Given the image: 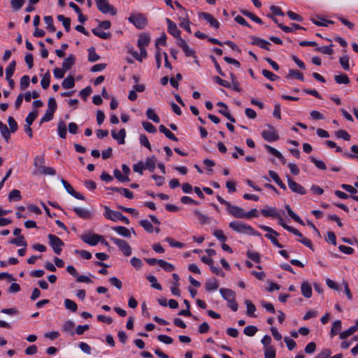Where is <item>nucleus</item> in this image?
<instances>
[{"instance_id": "1", "label": "nucleus", "mask_w": 358, "mask_h": 358, "mask_svg": "<svg viewBox=\"0 0 358 358\" xmlns=\"http://www.w3.org/2000/svg\"><path fill=\"white\" fill-rule=\"evenodd\" d=\"M128 20L138 29H143L148 24V18L142 13H131Z\"/></svg>"}, {"instance_id": "2", "label": "nucleus", "mask_w": 358, "mask_h": 358, "mask_svg": "<svg viewBox=\"0 0 358 358\" xmlns=\"http://www.w3.org/2000/svg\"><path fill=\"white\" fill-rule=\"evenodd\" d=\"M220 292L223 298L229 302V306L232 310L236 311L238 310V304L235 301V292L229 289L222 288Z\"/></svg>"}, {"instance_id": "3", "label": "nucleus", "mask_w": 358, "mask_h": 358, "mask_svg": "<svg viewBox=\"0 0 358 358\" xmlns=\"http://www.w3.org/2000/svg\"><path fill=\"white\" fill-rule=\"evenodd\" d=\"M104 208V215L107 219H109L112 221L121 220L127 224L129 223V219L123 215L120 212L113 210L108 206H105Z\"/></svg>"}, {"instance_id": "4", "label": "nucleus", "mask_w": 358, "mask_h": 358, "mask_svg": "<svg viewBox=\"0 0 358 358\" xmlns=\"http://www.w3.org/2000/svg\"><path fill=\"white\" fill-rule=\"evenodd\" d=\"M98 10L103 14L115 15L117 10L108 3V0H95Z\"/></svg>"}, {"instance_id": "5", "label": "nucleus", "mask_w": 358, "mask_h": 358, "mask_svg": "<svg viewBox=\"0 0 358 358\" xmlns=\"http://www.w3.org/2000/svg\"><path fill=\"white\" fill-rule=\"evenodd\" d=\"M49 239V244L52 247L53 251L57 255H60L62 252V248L64 246V242L57 236L54 234H49L48 236Z\"/></svg>"}, {"instance_id": "6", "label": "nucleus", "mask_w": 358, "mask_h": 358, "mask_svg": "<svg viewBox=\"0 0 358 358\" xmlns=\"http://www.w3.org/2000/svg\"><path fill=\"white\" fill-rule=\"evenodd\" d=\"M110 240L120 248L125 256L129 257L131 255V248L126 241L117 238H111Z\"/></svg>"}, {"instance_id": "7", "label": "nucleus", "mask_w": 358, "mask_h": 358, "mask_svg": "<svg viewBox=\"0 0 358 358\" xmlns=\"http://www.w3.org/2000/svg\"><path fill=\"white\" fill-rule=\"evenodd\" d=\"M285 229L287 230L288 231L292 233L293 234L299 236V238H301L299 240V241L300 243H301L302 244H303L306 247L310 248L311 250H313V244H312L311 241L310 239L307 238L303 237L302 234L298 229H295V228H294L292 227H286Z\"/></svg>"}, {"instance_id": "8", "label": "nucleus", "mask_w": 358, "mask_h": 358, "mask_svg": "<svg viewBox=\"0 0 358 358\" xmlns=\"http://www.w3.org/2000/svg\"><path fill=\"white\" fill-rule=\"evenodd\" d=\"M269 130H264L262 133V138L268 142H273L278 141L280 137L273 127L268 126Z\"/></svg>"}, {"instance_id": "9", "label": "nucleus", "mask_w": 358, "mask_h": 358, "mask_svg": "<svg viewBox=\"0 0 358 358\" xmlns=\"http://www.w3.org/2000/svg\"><path fill=\"white\" fill-rule=\"evenodd\" d=\"M227 209L230 215L236 218H243L246 217V213L245 212V210L238 206L228 203Z\"/></svg>"}, {"instance_id": "10", "label": "nucleus", "mask_w": 358, "mask_h": 358, "mask_svg": "<svg viewBox=\"0 0 358 358\" xmlns=\"http://www.w3.org/2000/svg\"><path fill=\"white\" fill-rule=\"evenodd\" d=\"M287 185L289 188L294 193L301 195L306 193L305 188L300 184L294 181L289 176H287Z\"/></svg>"}, {"instance_id": "11", "label": "nucleus", "mask_w": 358, "mask_h": 358, "mask_svg": "<svg viewBox=\"0 0 358 358\" xmlns=\"http://www.w3.org/2000/svg\"><path fill=\"white\" fill-rule=\"evenodd\" d=\"M61 183L66 189V191L75 197L76 199H80V200H85V196L81 194L80 192H76L73 187L64 179L61 180Z\"/></svg>"}, {"instance_id": "12", "label": "nucleus", "mask_w": 358, "mask_h": 358, "mask_svg": "<svg viewBox=\"0 0 358 358\" xmlns=\"http://www.w3.org/2000/svg\"><path fill=\"white\" fill-rule=\"evenodd\" d=\"M101 238L102 236L94 234L83 235L81 236V239L83 242L92 246L97 245Z\"/></svg>"}, {"instance_id": "13", "label": "nucleus", "mask_w": 358, "mask_h": 358, "mask_svg": "<svg viewBox=\"0 0 358 358\" xmlns=\"http://www.w3.org/2000/svg\"><path fill=\"white\" fill-rule=\"evenodd\" d=\"M199 17L205 19L211 27L218 29L220 27L219 22L210 13L201 12L199 13Z\"/></svg>"}, {"instance_id": "14", "label": "nucleus", "mask_w": 358, "mask_h": 358, "mask_svg": "<svg viewBox=\"0 0 358 358\" xmlns=\"http://www.w3.org/2000/svg\"><path fill=\"white\" fill-rule=\"evenodd\" d=\"M229 227L236 232L245 234L246 232V224L242 222L235 220L229 223Z\"/></svg>"}, {"instance_id": "15", "label": "nucleus", "mask_w": 358, "mask_h": 358, "mask_svg": "<svg viewBox=\"0 0 358 358\" xmlns=\"http://www.w3.org/2000/svg\"><path fill=\"white\" fill-rule=\"evenodd\" d=\"M217 105L222 108L221 109L219 110V113L220 114L225 116L230 122H236L235 118L231 115V113H229V111L228 110L227 106L224 103L220 101L217 103Z\"/></svg>"}, {"instance_id": "16", "label": "nucleus", "mask_w": 358, "mask_h": 358, "mask_svg": "<svg viewBox=\"0 0 358 358\" xmlns=\"http://www.w3.org/2000/svg\"><path fill=\"white\" fill-rule=\"evenodd\" d=\"M166 22L168 24V31L175 38H180V31L178 29L176 23L172 22L170 19L166 18Z\"/></svg>"}, {"instance_id": "17", "label": "nucleus", "mask_w": 358, "mask_h": 358, "mask_svg": "<svg viewBox=\"0 0 358 358\" xmlns=\"http://www.w3.org/2000/svg\"><path fill=\"white\" fill-rule=\"evenodd\" d=\"M111 136L114 139L117 141L119 144H124L125 143L126 131L124 129H121L118 133H116L115 130H112Z\"/></svg>"}, {"instance_id": "18", "label": "nucleus", "mask_w": 358, "mask_h": 358, "mask_svg": "<svg viewBox=\"0 0 358 358\" xmlns=\"http://www.w3.org/2000/svg\"><path fill=\"white\" fill-rule=\"evenodd\" d=\"M150 42V37L147 33H141L138 36V48H145L147 47Z\"/></svg>"}, {"instance_id": "19", "label": "nucleus", "mask_w": 358, "mask_h": 358, "mask_svg": "<svg viewBox=\"0 0 358 358\" xmlns=\"http://www.w3.org/2000/svg\"><path fill=\"white\" fill-rule=\"evenodd\" d=\"M34 175L37 174H42V175H50V176H55L56 174V171L52 168L45 166H39V171H35L34 172Z\"/></svg>"}, {"instance_id": "20", "label": "nucleus", "mask_w": 358, "mask_h": 358, "mask_svg": "<svg viewBox=\"0 0 358 358\" xmlns=\"http://www.w3.org/2000/svg\"><path fill=\"white\" fill-rule=\"evenodd\" d=\"M252 43L254 45H256L263 49L270 50L269 45H271V43L264 39H262V38H257V37H253Z\"/></svg>"}, {"instance_id": "21", "label": "nucleus", "mask_w": 358, "mask_h": 358, "mask_svg": "<svg viewBox=\"0 0 358 358\" xmlns=\"http://www.w3.org/2000/svg\"><path fill=\"white\" fill-rule=\"evenodd\" d=\"M261 213L264 217H271L273 218L278 217L279 213L275 208L269 206H267L266 208L262 209Z\"/></svg>"}, {"instance_id": "22", "label": "nucleus", "mask_w": 358, "mask_h": 358, "mask_svg": "<svg viewBox=\"0 0 358 358\" xmlns=\"http://www.w3.org/2000/svg\"><path fill=\"white\" fill-rule=\"evenodd\" d=\"M76 57L73 55L67 57L62 63V69L66 71H69L75 64Z\"/></svg>"}, {"instance_id": "23", "label": "nucleus", "mask_w": 358, "mask_h": 358, "mask_svg": "<svg viewBox=\"0 0 358 358\" xmlns=\"http://www.w3.org/2000/svg\"><path fill=\"white\" fill-rule=\"evenodd\" d=\"M73 211L80 218L90 219L91 217V213L87 209L76 207L73 208Z\"/></svg>"}, {"instance_id": "24", "label": "nucleus", "mask_w": 358, "mask_h": 358, "mask_svg": "<svg viewBox=\"0 0 358 358\" xmlns=\"http://www.w3.org/2000/svg\"><path fill=\"white\" fill-rule=\"evenodd\" d=\"M301 294L306 298H310L312 296V287L310 284L305 281L301 284Z\"/></svg>"}, {"instance_id": "25", "label": "nucleus", "mask_w": 358, "mask_h": 358, "mask_svg": "<svg viewBox=\"0 0 358 358\" xmlns=\"http://www.w3.org/2000/svg\"><path fill=\"white\" fill-rule=\"evenodd\" d=\"M159 130L160 132L164 134L169 139L173 141H178V138L169 130L164 125L161 124L159 127Z\"/></svg>"}, {"instance_id": "26", "label": "nucleus", "mask_w": 358, "mask_h": 358, "mask_svg": "<svg viewBox=\"0 0 358 358\" xmlns=\"http://www.w3.org/2000/svg\"><path fill=\"white\" fill-rule=\"evenodd\" d=\"M269 176L275 182V183L282 189L286 190L287 187L282 182L278 173L273 171H268Z\"/></svg>"}, {"instance_id": "27", "label": "nucleus", "mask_w": 358, "mask_h": 358, "mask_svg": "<svg viewBox=\"0 0 358 358\" xmlns=\"http://www.w3.org/2000/svg\"><path fill=\"white\" fill-rule=\"evenodd\" d=\"M179 20H180V27L184 28L188 33H191L192 32V30H191V28H190V22H189V20L188 18V15H187V13H185V15H183V16L180 17L179 18Z\"/></svg>"}, {"instance_id": "28", "label": "nucleus", "mask_w": 358, "mask_h": 358, "mask_svg": "<svg viewBox=\"0 0 358 358\" xmlns=\"http://www.w3.org/2000/svg\"><path fill=\"white\" fill-rule=\"evenodd\" d=\"M157 162V159L155 157L152 156L150 158H148L145 160L144 164L145 169H148L150 172H153L155 169V164Z\"/></svg>"}, {"instance_id": "29", "label": "nucleus", "mask_w": 358, "mask_h": 358, "mask_svg": "<svg viewBox=\"0 0 358 358\" xmlns=\"http://www.w3.org/2000/svg\"><path fill=\"white\" fill-rule=\"evenodd\" d=\"M113 230L116 231L118 234L126 237V238H130L131 237V232L129 229L122 227V226H118L113 228Z\"/></svg>"}, {"instance_id": "30", "label": "nucleus", "mask_w": 358, "mask_h": 358, "mask_svg": "<svg viewBox=\"0 0 358 358\" xmlns=\"http://www.w3.org/2000/svg\"><path fill=\"white\" fill-rule=\"evenodd\" d=\"M205 287L208 292L216 290L219 287L218 282L215 278L210 279L206 282Z\"/></svg>"}, {"instance_id": "31", "label": "nucleus", "mask_w": 358, "mask_h": 358, "mask_svg": "<svg viewBox=\"0 0 358 358\" xmlns=\"http://www.w3.org/2000/svg\"><path fill=\"white\" fill-rule=\"evenodd\" d=\"M75 85L74 78L72 76H69L62 82V86L64 89H70Z\"/></svg>"}, {"instance_id": "32", "label": "nucleus", "mask_w": 358, "mask_h": 358, "mask_svg": "<svg viewBox=\"0 0 358 358\" xmlns=\"http://www.w3.org/2000/svg\"><path fill=\"white\" fill-rule=\"evenodd\" d=\"M57 20L62 22L65 30L69 32L71 29V19L69 17H64L62 15H59L57 16Z\"/></svg>"}, {"instance_id": "33", "label": "nucleus", "mask_w": 358, "mask_h": 358, "mask_svg": "<svg viewBox=\"0 0 358 358\" xmlns=\"http://www.w3.org/2000/svg\"><path fill=\"white\" fill-rule=\"evenodd\" d=\"M334 80H335L336 83L338 84L348 85L350 82V78L345 73H341L340 75L335 76Z\"/></svg>"}, {"instance_id": "34", "label": "nucleus", "mask_w": 358, "mask_h": 358, "mask_svg": "<svg viewBox=\"0 0 358 358\" xmlns=\"http://www.w3.org/2000/svg\"><path fill=\"white\" fill-rule=\"evenodd\" d=\"M194 213L197 217L200 224H204L210 222V218L199 210H196Z\"/></svg>"}, {"instance_id": "35", "label": "nucleus", "mask_w": 358, "mask_h": 358, "mask_svg": "<svg viewBox=\"0 0 358 358\" xmlns=\"http://www.w3.org/2000/svg\"><path fill=\"white\" fill-rule=\"evenodd\" d=\"M146 115L148 119L151 120L155 123H159L160 120L159 116L156 114L153 109L149 108L146 110Z\"/></svg>"}, {"instance_id": "36", "label": "nucleus", "mask_w": 358, "mask_h": 358, "mask_svg": "<svg viewBox=\"0 0 358 358\" xmlns=\"http://www.w3.org/2000/svg\"><path fill=\"white\" fill-rule=\"evenodd\" d=\"M58 131L59 136L64 139L66 136V123L61 120L58 122Z\"/></svg>"}, {"instance_id": "37", "label": "nucleus", "mask_w": 358, "mask_h": 358, "mask_svg": "<svg viewBox=\"0 0 358 358\" xmlns=\"http://www.w3.org/2000/svg\"><path fill=\"white\" fill-rule=\"evenodd\" d=\"M287 78H295L301 81L304 80V77L302 73L297 70H289L288 74L286 76Z\"/></svg>"}, {"instance_id": "38", "label": "nucleus", "mask_w": 358, "mask_h": 358, "mask_svg": "<svg viewBox=\"0 0 358 358\" xmlns=\"http://www.w3.org/2000/svg\"><path fill=\"white\" fill-rule=\"evenodd\" d=\"M335 136L338 138H342L345 141H349L350 140V135L348 134V132L344 129H340L335 132Z\"/></svg>"}, {"instance_id": "39", "label": "nucleus", "mask_w": 358, "mask_h": 358, "mask_svg": "<svg viewBox=\"0 0 358 358\" xmlns=\"http://www.w3.org/2000/svg\"><path fill=\"white\" fill-rule=\"evenodd\" d=\"M317 17L318 19H320L322 20V21H319V20H315V18H311V21L313 22V23H314L315 25H317V26H322V27H327L328 24H334V22L331 21V20H323L320 16L317 15Z\"/></svg>"}, {"instance_id": "40", "label": "nucleus", "mask_w": 358, "mask_h": 358, "mask_svg": "<svg viewBox=\"0 0 358 358\" xmlns=\"http://www.w3.org/2000/svg\"><path fill=\"white\" fill-rule=\"evenodd\" d=\"M158 264L164 268L166 271L171 272L175 269V267L173 264L163 260L159 259Z\"/></svg>"}, {"instance_id": "41", "label": "nucleus", "mask_w": 358, "mask_h": 358, "mask_svg": "<svg viewBox=\"0 0 358 358\" xmlns=\"http://www.w3.org/2000/svg\"><path fill=\"white\" fill-rule=\"evenodd\" d=\"M50 83V74L49 71H47L41 79V85L43 89H47Z\"/></svg>"}, {"instance_id": "42", "label": "nucleus", "mask_w": 358, "mask_h": 358, "mask_svg": "<svg viewBox=\"0 0 358 358\" xmlns=\"http://www.w3.org/2000/svg\"><path fill=\"white\" fill-rule=\"evenodd\" d=\"M349 60H350V57L347 55L342 56L339 59L340 64L341 65L343 69L345 71H348L350 69Z\"/></svg>"}, {"instance_id": "43", "label": "nucleus", "mask_w": 358, "mask_h": 358, "mask_svg": "<svg viewBox=\"0 0 358 358\" xmlns=\"http://www.w3.org/2000/svg\"><path fill=\"white\" fill-rule=\"evenodd\" d=\"M10 243L15 244L17 246H23L24 248L27 245L24 236H19L15 238H12L10 241Z\"/></svg>"}, {"instance_id": "44", "label": "nucleus", "mask_w": 358, "mask_h": 358, "mask_svg": "<svg viewBox=\"0 0 358 358\" xmlns=\"http://www.w3.org/2000/svg\"><path fill=\"white\" fill-rule=\"evenodd\" d=\"M64 305H65L66 308H67L73 312H76L78 309L77 304L73 301L69 299H66L64 300Z\"/></svg>"}, {"instance_id": "45", "label": "nucleus", "mask_w": 358, "mask_h": 358, "mask_svg": "<svg viewBox=\"0 0 358 358\" xmlns=\"http://www.w3.org/2000/svg\"><path fill=\"white\" fill-rule=\"evenodd\" d=\"M310 160L316 166L317 169L321 170L327 169V166L324 162L319 160L314 157H310Z\"/></svg>"}, {"instance_id": "46", "label": "nucleus", "mask_w": 358, "mask_h": 358, "mask_svg": "<svg viewBox=\"0 0 358 358\" xmlns=\"http://www.w3.org/2000/svg\"><path fill=\"white\" fill-rule=\"evenodd\" d=\"M44 21L45 23L47 24V29L50 31L53 32L55 31V27L54 26L53 19L52 16H45Z\"/></svg>"}, {"instance_id": "47", "label": "nucleus", "mask_w": 358, "mask_h": 358, "mask_svg": "<svg viewBox=\"0 0 358 358\" xmlns=\"http://www.w3.org/2000/svg\"><path fill=\"white\" fill-rule=\"evenodd\" d=\"M341 320H336L332 324L331 329V334L332 336L336 335L339 331L341 329Z\"/></svg>"}, {"instance_id": "48", "label": "nucleus", "mask_w": 358, "mask_h": 358, "mask_svg": "<svg viewBox=\"0 0 358 358\" xmlns=\"http://www.w3.org/2000/svg\"><path fill=\"white\" fill-rule=\"evenodd\" d=\"M92 33H93L95 36H98V37H99V38H103V39H107V38H110V34H109V33H106V32H104V31H101V30H100V29H99L98 28H94V29H92Z\"/></svg>"}, {"instance_id": "49", "label": "nucleus", "mask_w": 358, "mask_h": 358, "mask_svg": "<svg viewBox=\"0 0 358 358\" xmlns=\"http://www.w3.org/2000/svg\"><path fill=\"white\" fill-rule=\"evenodd\" d=\"M264 148L266 149V150L271 153V155L276 157L278 159L282 158V155L281 152H280L278 150H277L275 148L271 147L269 145H264Z\"/></svg>"}, {"instance_id": "50", "label": "nucleus", "mask_w": 358, "mask_h": 358, "mask_svg": "<svg viewBox=\"0 0 358 358\" xmlns=\"http://www.w3.org/2000/svg\"><path fill=\"white\" fill-rule=\"evenodd\" d=\"M88 60L94 62L99 59L100 57L96 53L94 48L92 47L89 50Z\"/></svg>"}, {"instance_id": "51", "label": "nucleus", "mask_w": 358, "mask_h": 358, "mask_svg": "<svg viewBox=\"0 0 358 358\" xmlns=\"http://www.w3.org/2000/svg\"><path fill=\"white\" fill-rule=\"evenodd\" d=\"M38 116V111L34 110L29 113L27 117H26L25 122L27 125H31L34 121Z\"/></svg>"}, {"instance_id": "52", "label": "nucleus", "mask_w": 358, "mask_h": 358, "mask_svg": "<svg viewBox=\"0 0 358 358\" xmlns=\"http://www.w3.org/2000/svg\"><path fill=\"white\" fill-rule=\"evenodd\" d=\"M74 325L75 324H74V323L72 321H71V320L66 321L63 324L62 329H63L64 331L71 332V335L73 336L74 335V332L72 331V329H73Z\"/></svg>"}, {"instance_id": "53", "label": "nucleus", "mask_w": 358, "mask_h": 358, "mask_svg": "<svg viewBox=\"0 0 358 358\" xmlns=\"http://www.w3.org/2000/svg\"><path fill=\"white\" fill-rule=\"evenodd\" d=\"M147 279L151 283V285L153 288L157 290H162V287L160 284L157 283L156 277L154 275H148Z\"/></svg>"}, {"instance_id": "54", "label": "nucleus", "mask_w": 358, "mask_h": 358, "mask_svg": "<svg viewBox=\"0 0 358 358\" xmlns=\"http://www.w3.org/2000/svg\"><path fill=\"white\" fill-rule=\"evenodd\" d=\"M262 75L271 81H275L278 79L277 75L266 69L262 70Z\"/></svg>"}, {"instance_id": "55", "label": "nucleus", "mask_w": 358, "mask_h": 358, "mask_svg": "<svg viewBox=\"0 0 358 358\" xmlns=\"http://www.w3.org/2000/svg\"><path fill=\"white\" fill-rule=\"evenodd\" d=\"M16 62L15 60L12 61L8 66L6 69V76L7 77H11L14 71L15 70Z\"/></svg>"}, {"instance_id": "56", "label": "nucleus", "mask_w": 358, "mask_h": 358, "mask_svg": "<svg viewBox=\"0 0 358 358\" xmlns=\"http://www.w3.org/2000/svg\"><path fill=\"white\" fill-rule=\"evenodd\" d=\"M21 199H22V196H21L20 192L18 189H13L8 195V199L10 201H12V200L19 201Z\"/></svg>"}, {"instance_id": "57", "label": "nucleus", "mask_w": 358, "mask_h": 358, "mask_svg": "<svg viewBox=\"0 0 358 358\" xmlns=\"http://www.w3.org/2000/svg\"><path fill=\"white\" fill-rule=\"evenodd\" d=\"M140 224L143 227V229L149 232L152 233L153 231V226L152 224L147 220H142L140 221Z\"/></svg>"}, {"instance_id": "58", "label": "nucleus", "mask_w": 358, "mask_h": 358, "mask_svg": "<svg viewBox=\"0 0 358 358\" xmlns=\"http://www.w3.org/2000/svg\"><path fill=\"white\" fill-rule=\"evenodd\" d=\"M114 176L120 182H129V178L128 176H124L119 169H115L113 171Z\"/></svg>"}, {"instance_id": "59", "label": "nucleus", "mask_w": 358, "mask_h": 358, "mask_svg": "<svg viewBox=\"0 0 358 358\" xmlns=\"http://www.w3.org/2000/svg\"><path fill=\"white\" fill-rule=\"evenodd\" d=\"M265 358H275V350L273 347H266L264 350Z\"/></svg>"}, {"instance_id": "60", "label": "nucleus", "mask_w": 358, "mask_h": 358, "mask_svg": "<svg viewBox=\"0 0 358 358\" xmlns=\"http://www.w3.org/2000/svg\"><path fill=\"white\" fill-rule=\"evenodd\" d=\"M355 332H356V328L351 327L346 331H344L342 333H341L339 337L341 339H345L351 336L352 334H353Z\"/></svg>"}, {"instance_id": "61", "label": "nucleus", "mask_w": 358, "mask_h": 358, "mask_svg": "<svg viewBox=\"0 0 358 358\" xmlns=\"http://www.w3.org/2000/svg\"><path fill=\"white\" fill-rule=\"evenodd\" d=\"M30 83V79L28 76H23L20 79V88L22 90H24L27 88Z\"/></svg>"}, {"instance_id": "62", "label": "nucleus", "mask_w": 358, "mask_h": 358, "mask_svg": "<svg viewBox=\"0 0 358 358\" xmlns=\"http://www.w3.org/2000/svg\"><path fill=\"white\" fill-rule=\"evenodd\" d=\"M54 113H53L50 110L46 109L44 115L42 117L41 120V123L52 120L54 116Z\"/></svg>"}, {"instance_id": "63", "label": "nucleus", "mask_w": 358, "mask_h": 358, "mask_svg": "<svg viewBox=\"0 0 358 358\" xmlns=\"http://www.w3.org/2000/svg\"><path fill=\"white\" fill-rule=\"evenodd\" d=\"M142 125L143 128L149 133L154 134L157 131L156 127L149 122H143Z\"/></svg>"}, {"instance_id": "64", "label": "nucleus", "mask_w": 358, "mask_h": 358, "mask_svg": "<svg viewBox=\"0 0 358 358\" xmlns=\"http://www.w3.org/2000/svg\"><path fill=\"white\" fill-rule=\"evenodd\" d=\"M8 123L10 127V131L14 133L17 129V124L15 119L13 117H9L8 118Z\"/></svg>"}]
</instances>
